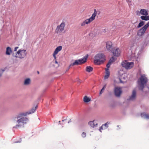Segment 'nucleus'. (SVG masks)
I'll use <instances>...</instances> for the list:
<instances>
[{
	"label": "nucleus",
	"mask_w": 149,
	"mask_h": 149,
	"mask_svg": "<svg viewBox=\"0 0 149 149\" xmlns=\"http://www.w3.org/2000/svg\"><path fill=\"white\" fill-rule=\"evenodd\" d=\"M18 48L19 47H15V49H14V51H16L17 49H18Z\"/></svg>",
	"instance_id": "c9c22d12"
},
{
	"label": "nucleus",
	"mask_w": 149,
	"mask_h": 149,
	"mask_svg": "<svg viewBox=\"0 0 149 149\" xmlns=\"http://www.w3.org/2000/svg\"><path fill=\"white\" fill-rule=\"evenodd\" d=\"M105 74H107V73L110 74L109 69L106 68L105 69Z\"/></svg>",
	"instance_id": "7c9ffc66"
},
{
	"label": "nucleus",
	"mask_w": 149,
	"mask_h": 149,
	"mask_svg": "<svg viewBox=\"0 0 149 149\" xmlns=\"http://www.w3.org/2000/svg\"><path fill=\"white\" fill-rule=\"evenodd\" d=\"M86 133L84 132H83L81 134V136L83 138H85L86 136Z\"/></svg>",
	"instance_id": "2f4dec72"
},
{
	"label": "nucleus",
	"mask_w": 149,
	"mask_h": 149,
	"mask_svg": "<svg viewBox=\"0 0 149 149\" xmlns=\"http://www.w3.org/2000/svg\"><path fill=\"white\" fill-rule=\"evenodd\" d=\"M58 123H59L60 124L61 121H58Z\"/></svg>",
	"instance_id": "49530a36"
},
{
	"label": "nucleus",
	"mask_w": 149,
	"mask_h": 149,
	"mask_svg": "<svg viewBox=\"0 0 149 149\" xmlns=\"http://www.w3.org/2000/svg\"><path fill=\"white\" fill-rule=\"evenodd\" d=\"M144 22L143 21H141L139 24L137 26L138 28H140L142 26L144 25Z\"/></svg>",
	"instance_id": "cd10ccee"
},
{
	"label": "nucleus",
	"mask_w": 149,
	"mask_h": 149,
	"mask_svg": "<svg viewBox=\"0 0 149 149\" xmlns=\"http://www.w3.org/2000/svg\"><path fill=\"white\" fill-rule=\"evenodd\" d=\"M65 26V22H62L60 25L57 26L55 30L56 33L57 34H60L62 32L64 31Z\"/></svg>",
	"instance_id": "6e6552de"
},
{
	"label": "nucleus",
	"mask_w": 149,
	"mask_h": 149,
	"mask_svg": "<svg viewBox=\"0 0 149 149\" xmlns=\"http://www.w3.org/2000/svg\"><path fill=\"white\" fill-rule=\"evenodd\" d=\"M88 55L87 54L86 56L83 57L82 58L78 60H75L74 62L70 64L68 67V70L70 68L75 65H80L86 62Z\"/></svg>",
	"instance_id": "20e7f679"
},
{
	"label": "nucleus",
	"mask_w": 149,
	"mask_h": 149,
	"mask_svg": "<svg viewBox=\"0 0 149 149\" xmlns=\"http://www.w3.org/2000/svg\"><path fill=\"white\" fill-rule=\"evenodd\" d=\"M106 84L104 85V86H103V88H104H104L106 87Z\"/></svg>",
	"instance_id": "58836bf2"
},
{
	"label": "nucleus",
	"mask_w": 149,
	"mask_h": 149,
	"mask_svg": "<svg viewBox=\"0 0 149 149\" xmlns=\"http://www.w3.org/2000/svg\"><path fill=\"white\" fill-rule=\"evenodd\" d=\"M12 52L11 48L9 47H7L6 48V54L8 55H9Z\"/></svg>",
	"instance_id": "6ab92c4d"
},
{
	"label": "nucleus",
	"mask_w": 149,
	"mask_h": 149,
	"mask_svg": "<svg viewBox=\"0 0 149 149\" xmlns=\"http://www.w3.org/2000/svg\"><path fill=\"white\" fill-rule=\"evenodd\" d=\"M109 76H110V74H107V73L104 76V79L105 80V79H108L109 78Z\"/></svg>",
	"instance_id": "c756f323"
},
{
	"label": "nucleus",
	"mask_w": 149,
	"mask_h": 149,
	"mask_svg": "<svg viewBox=\"0 0 149 149\" xmlns=\"http://www.w3.org/2000/svg\"><path fill=\"white\" fill-rule=\"evenodd\" d=\"M121 50L119 48H114L112 49V63L117 59L121 53Z\"/></svg>",
	"instance_id": "39448f33"
},
{
	"label": "nucleus",
	"mask_w": 149,
	"mask_h": 149,
	"mask_svg": "<svg viewBox=\"0 0 149 149\" xmlns=\"http://www.w3.org/2000/svg\"><path fill=\"white\" fill-rule=\"evenodd\" d=\"M148 79L145 74L142 75L138 81L139 89L142 90L144 87V85L148 82Z\"/></svg>",
	"instance_id": "7ed1b4c3"
},
{
	"label": "nucleus",
	"mask_w": 149,
	"mask_h": 149,
	"mask_svg": "<svg viewBox=\"0 0 149 149\" xmlns=\"http://www.w3.org/2000/svg\"><path fill=\"white\" fill-rule=\"evenodd\" d=\"M21 141V139H20L19 141H15V143H20Z\"/></svg>",
	"instance_id": "4c0bfd02"
},
{
	"label": "nucleus",
	"mask_w": 149,
	"mask_h": 149,
	"mask_svg": "<svg viewBox=\"0 0 149 149\" xmlns=\"http://www.w3.org/2000/svg\"><path fill=\"white\" fill-rule=\"evenodd\" d=\"M91 33L90 34V35L91 36Z\"/></svg>",
	"instance_id": "de8ad7c7"
},
{
	"label": "nucleus",
	"mask_w": 149,
	"mask_h": 149,
	"mask_svg": "<svg viewBox=\"0 0 149 149\" xmlns=\"http://www.w3.org/2000/svg\"><path fill=\"white\" fill-rule=\"evenodd\" d=\"M37 72L38 74H39V72L38 71Z\"/></svg>",
	"instance_id": "a18cd8bd"
},
{
	"label": "nucleus",
	"mask_w": 149,
	"mask_h": 149,
	"mask_svg": "<svg viewBox=\"0 0 149 149\" xmlns=\"http://www.w3.org/2000/svg\"><path fill=\"white\" fill-rule=\"evenodd\" d=\"M104 129V127L102 125L100 128L99 130L100 132H102V131H101V130H103Z\"/></svg>",
	"instance_id": "72a5a7b5"
},
{
	"label": "nucleus",
	"mask_w": 149,
	"mask_h": 149,
	"mask_svg": "<svg viewBox=\"0 0 149 149\" xmlns=\"http://www.w3.org/2000/svg\"><path fill=\"white\" fill-rule=\"evenodd\" d=\"M56 54H55L54 53H53V56L54 58L55 59H56Z\"/></svg>",
	"instance_id": "f704fd0d"
},
{
	"label": "nucleus",
	"mask_w": 149,
	"mask_h": 149,
	"mask_svg": "<svg viewBox=\"0 0 149 149\" xmlns=\"http://www.w3.org/2000/svg\"><path fill=\"white\" fill-rule=\"evenodd\" d=\"M140 13L145 16L148 15V11L145 9H141L140 10Z\"/></svg>",
	"instance_id": "a211bd4d"
},
{
	"label": "nucleus",
	"mask_w": 149,
	"mask_h": 149,
	"mask_svg": "<svg viewBox=\"0 0 149 149\" xmlns=\"http://www.w3.org/2000/svg\"><path fill=\"white\" fill-rule=\"evenodd\" d=\"M83 101L85 103H88L91 101V98L86 96L84 97Z\"/></svg>",
	"instance_id": "aec40b11"
},
{
	"label": "nucleus",
	"mask_w": 149,
	"mask_h": 149,
	"mask_svg": "<svg viewBox=\"0 0 149 149\" xmlns=\"http://www.w3.org/2000/svg\"><path fill=\"white\" fill-rule=\"evenodd\" d=\"M12 55H13V56H15H15H14V54H12Z\"/></svg>",
	"instance_id": "c03bdc74"
},
{
	"label": "nucleus",
	"mask_w": 149,
	"mask_h": 149,
	"mask_svg": "<svg viewBox=\"0 0 149 149\" xmlns=\"http://www.w3.org/2000/svg\"><path fill=\"white\" fill-rule=\"evenodd\" d=\"M72 122V121L71 120V119H70L68 122V123H70L71 122Z\"/></svg>",
	"instance_id": "ea45409f"
},
{
	"label": "nucleus",
	"mask_w": 149,
	"mask_h": 149,
	"mask_svg": "<svg viewBox=\"0 0 149 149\" xmlns=\"http://www.w3.org/2000/svg\"><path fill=\"white\" fill-rule=\"evenodd\" d=\"M141 19L143 20L147 21L149 20V16H142L141 17Z\"/></svg>",
	"instance_id": "5701e85b"
},
{
	"label": "nucleus",
	"mask_w": 149,
	"mask_h": 149,
	"mask_svg": "<svg viewBox=\"0 0 149 149\" xmlns=\"http://www.w3.org/2000/svg\"><path fill=\"white\" fill-rule=\"evenodd\" d=\"M104 88H102L99 93V94L100 95H101L104 91Z\"/></svg>",
	"instance_id": "473e14b6"
},
{
	"label": "nucleus",
	"mask_w": 149,
	"mask_h": 149,
	"mask_svg": "<svg viewBox=\"0 0 149 149\" xmlns=\"http://www.w3.org/2000/svg\"><path fill=\"white\" fill-rule=\"evenodd\" d=\"M107 29H102V32L104 33H105L106 32Z\"/></svg>",
	"instance_id": "e433bc0d"
},
{
	"label": "nucleus",
	"mask_w": 149,
	"mask_h": 149,
	"mask_svg": "<svg viewBox=\"0 0 149 149\" xmlns=\"http://www.w3.org/2000/svg\"><path fill=\"white\" fill-rule=\"evenodd\" d=\"M55 63L56 64H58V62L56 61H55Z\"/></svg>",
	"instance_id": "79ce46f5"
},
{
	"label": "nucleus",
	"mask_w": 149,
	"mask_h": 149,
	"mask_svg": "<svg viewBox=\"0 0 149 149\" xmlns=\"http://www.w3.org/2000/svg\"><path fill=\"white\" fill-rule=\"evenodd\" d=\"M109 122H107L104 124H103L102 125L104 127V129H105L107 128L108 127V125H109Z\"/></svg>",
	"instance_id": "bb28decb"
},
{
	"label": "nucleus",
	"mask_w": 149,
	"mask_h": 149,
	"mask_svg": "<svg viewBox=\"0 0 149 149\" xmlns=\"http://www.w3.org/2000/svg\"><path fill=\"white\" fill-rule=\"evenodd\" d=\"M66 120V119L63 120H62V121H65V120Z\"/></svg>",
	"instance_id": "37998d69"
},
{
	"label": "nucleus",
	"mask_w": 149,
	"mask_h": 149,
	"mask_svg": "<svg viewBox=\"0 0 149 149\" xmlns=\"http://www.w3.org/2000/svg\"><path fill=\"white\" fill-rule=\"evenodd\" d=\"M62 49V46H60L58 47H57L56 49H55L54 51V53L56 54H57L58 52L60 51Z\"/></svg>",
	"instance_id": "412c9836"
},
{
	"label": "nucleus",
	"mask_w": 149,
	"mask_h": 149,
	"mask_svg": "<svg viewBox=\"0 0 149 149\" xmlns=\"http://www.w3.org/2000/svg\"><path fill=\"white\" fill-rule=\"evenodd\" d=\"M136 96V91L135 90H133L132 91V94L131 97L129 98V100H134Z\"/></svg>",
	"instance_id": "f3484780"
},
{
	"label": "nucleus",
	"mask_w": 149,
	"mask_h": 149,
	"mask_svg": "<svg viewBox=\"0 0 149 149\" xmlns=\"http://www.w3.org/2000/svg\"><path fill=\"white\" fill-rule=\"evenodd\" d=\"M112 63V57L111 58H110V59L108 63L107 64L106 66L107 67V68H109L110 67V66L111 65V63Z\"/></svg>",
	"instance_id": "a878e982"
},
{
	"label": "nucleus",
	"mask_w": 149,
	"mask_h": 149,
	"mask_svg": "<svg viewBox=\"0 0 149 149\" xmlns=\"http://www.w3.org/2000/svg\"><path fill=\"white\" fill-rule=\"evenodd\" d=\"M106 47L108 51L112 52V42L111 41L107 42Z\"/></svg>",
	"instance_id": "f8f14e48"
},
{
	"label": "nucleus",
	"mask_w": 149,
	"mask_h": 149,
	"mask_svg": "<svg viewBox=\"0 0 149 149\" xmlns=\"http://www.w3.org/2000/svg\"><path fill=\"white\" fill-rule=\"evenodd\" d=\"M119 80H120V83H124L125 82V81H121V79H119Z\"/></svg>",
	"instance_id": "a19ab883"
},
{
	"label": "nucleus",
	"mask_w": 149,
	"mask_h": 149,
	"mask_svg": "<svg viewBox=\"0 0 149 149\" xmlns=\"http://www.w3.org/2000/svg\"><path fill=\"white\" fill-rule=\"evenodd\" d=\"M27 52L26 50L20 49L16 52L15 57L22 58H24Z\"/></svg>",
	"instance_id": "423d86ee"
},
{
	"label": "nucleus",
	"mask_w": 149,
	"mask_h": 149,
	"mask_svg": "<svg viewBox=\"0 0 149 149\" xmlns=\"http://www.w3.org/2000/svg\"><path fill=\"white\" fill-rule=\"evenodd\" d=\"M37 108V106H36L34 107H33L29 111L24 112L26 115L33 113L36 110Z\"/></svg>",
	"instance_id": "4468645a"
},
{
	"label": "nucleus",
	"mask_w": 149,
	"mask_h": 149,
	"mask_svg": "<svg viewBox=\"0 0 149 149\" xmlns=\"http://www.w3.org/2000/svg\"><path fill=\"white\" fill-rule=\"evenodd\" d=\"M121 65L127 69H130L133 66L134 63L133 62H128L125 61L122 63Z\"/></svg>",
	"instance_id": "1a4fd4ad"
},
{
	"label": "nucleus",
	"mask_w": 149,
	"mask_h": 149,
	"mask_svg": "<svg viewBox=\"0 0 149 149\" xmlns=\"http://www.w3.org/2000/svg\"><path fill=\"white\" fill-rule=\"evenodd\" d=\"M93 70V68L91 66H87L86 68V71L88 72H92Z\"/></svg>",
	"instance_id": "b1692460"
},
{
	"label": "nucleus",
	"mask_w": 149,
	"mask_h": 149,
	"mask_svg": "<svg viewBox=\"0 0 149 149\" xmlns=\"http://www.w3.org/2000/svg\"><path fill=\"white\" fill-rule=\"evenodd\" d=\"M93 20H92L91 18L90 17L89 19H87L85 21H84L81 24V26H84L86 24H88L91 22H92Z\"/></svg>",
	"instance_id": "2eb2a0df"
},
{
	"label": "nucleus",
	"mask_w": 149,
	"mask_h": 149,
	"mask_svg": "<svg viewBox=\"0 0 149 149\" xmlns=\"http://www.w3.org/2000/svg\"><path fill=\"white\" fill-rule=\"evenodd\" d=\"M142 117L145 118L147 119H149V114L143 113L141 115Z\"/></svg>",
	"instance_id": "393cba45"
},
{
	"label": "nucleus",
	"mask_w": 149,
	"mask_h": 149,
	"mask_svg": "<svg viewBox=\"0 0 149 149\" xmlns=\"http://www.w3.org/2000/svg\"><path fill=\"white\" fill-rule=\"evenodd\" d=\"M100 14V11L98 10H97L96 9H95L94 10V13L92 14L91 17V19H92L93 20L95 19V17L97 14L99 15Z\"/></svg>",
	"instance_id": "ddd939ff"
},
{
	"label": "nucleus",
	"mask_w": 149,
	"mask_h": 149,
	"mask_svg": "<svg viewBox=\"0 0 149 149\" xmlns=\"http://www.w3.org/2000/svg\"><path fill=\"white\" fill-rule=\"evenodd\" d=\"M121 88L120 87H116L114 90V93L116 96L117 97L120 96L122 93Z\"/></svg>",
	"instance_id": "9d476101"
},
{
	"label": "nucleus",
	"mask_w": 149,
	"mask_h": 149,
	"mask_svg": "<svg viewBox=\"0 0 149 149\" xmlns=\"http://www.w3.org/2000/svg\"><path fill=\"white\" fill-rule=\"evenodd\" d=\"M105 60V56L104 54L102 53H99L95 56L94 62L96 64L100 65L103 63Z\"/></svg>",
	"instance_id": "f03ea898"
},
{
	"label": "nucleus",
	"mask_w": 149,
	"mask_h": 149,
	"mask_svg": "<svg viewBox=\"0 0 149 149\" xmlns=\"http://www.w3.org/2000/svg\"><path fill=\"white\" fill-rule=\"evenodd\" d=\"M149 26V22L138 31L137 34L138 36H141L145 33L146 31Z\"/></svg>",
	"instance_id": "0eeeda50"
},
{
	"label": "nucleus",
	"mask_w": 149,
	"mask_h": 149,
	"mask_svg": "<svg viewBox=\"0 0 149 149\" xmlns=\"http://www.w3.org/2000/svg\"><path fill=\"white\" fill-rule=\"evenodd\" d=\"M27 115L24 113L21 112L16 115L14 118V121L16 124L13 127V128H19L23 127L24 124H26L29 121L28 118L24 117Z\"/></svg>",
	"instance_id": "f257e3e1"
},
{
	"label": "nucleus",
	"mask_w": 149,
	"mask_h": 149,
	"mask_svg": "<svg viewBox=\"0 0 149 149\" xmlns=\"http://www.w3.org/2000/svg\"><path fill=\"white\" fill-rule=\"evenodd\" d=\"M105 99L108 103L109 105L111 106V104L110 103L112 101V94L111 93H109L106 95Z\"/></svg>",
	"instance_id": "9b49d317"
},
{
	"label": "nucleus",
	"mask_w": 149,
	"mask_h": 149,
	"mask_svg": "<svg viewBox=\"0 0 149 149\" xmlns=\"http://www.w3.org/2000/svg\"><path fill=\"white\" fill-rule=\"evenodd\" d=\"M88 125L91 127L94 128L97 126V124L96 123L95 121L93 120V121H90L88 122Z\"/></svg>",
	"instance_id": "dca6fc26"
},
{
	"label": "nucleus",
	"mask_w": 149,
	"mask_h": 149,
	"mask_svg": "<svg viewBox=\"0 0 149 149\" xmlns=\"http://www.w3.org/2000/svg\"><path fill=\"white\" fill-rule=\"evenodd\" d=\"M31 80L29 78H27L25 79L24 81V84L25 85H28L30 83Z\"/></svg>",
	"instance_id": "4be33fe9"
},
{
	"label": "nucleus",
	"mask_w": 149,
	"mask_h": 149,
	"mask_svg": "<svg viewBox=\"0 0 149 149\" xmlns=\"http://www.w3.org/2000/svg\"><path fill=\"white\" fill-rule=\"evenodd\" d=\"M5 71V69H0V78L1 77L3 73Z\"/></svg>",
	"instance_id": "c85d7f7f"
}]
</instances>
